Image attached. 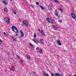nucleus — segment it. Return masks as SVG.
Here are the masks:
<instances>
[{"label":"nucleus","mask_w":76,"mask_h":76,"mask_svg":"<svg viewBox=\"0 0 76 76\" xmlns=\"http://www.w3.org/2000/svg\"><path fill=\"white\" fill-rule=\"evenodd\" d=\"M46 20L49 23H54V20L53 19H51L49 18H46Z\"/></svg>","instance_id":"obj_1"},{"label":"nucleus","mask_w":76,"mask_h":76,"mask_svg":"<svg viewBox=\"0 0 76 76\" xmlns=\"http://www.w3.org/2000/svg\"><path fill=\"white\" fill-rule=\"evenodd\" d=\"M12 29L13 31H14L16 33H18L19 32L18 30L17 29V27L15 26H12Z\"/></svg>","instance_id":"obj_2"},{"label":"nucleus","mask_w":76,"mask_h":76,"mask_svg":"<svg viewBox=\"0 0 76 76\" xmlns=\"http://www.w3.org/2000/svg\"><path fill=\"white\" fill-rule=\"evenodd\" d=\"M4 20L6 21L7 23H10V20L9 18L7 17L5 18Z\"/></svg>","instance_id":"obj_3"},{"label":"nucleus","mask_w":76,"mask_h":76,"mask_svg":"<svg viewBox=\"0 0 76 76\" xmlns=\"http://www.w3.org/2000/svg\"><path fill=\"white\" fill-rule=\"evenodd\" d=\"M53 7H54V5L53 4L51 3L50 4L48 7L49 9V10H51V8H53Z\"/></svg>","instance_id":"obj_4"},{"label":"nucleus","mask_w":76,"mask_h":76,"mask_svg":"<svg viewBox=\"0 0 76 76\" xmlns=\"http://www.w3.org/2000/svg\"><path fill=\"white\" fill-rule=\"evenodd\" d=\"M23 25H26L27 26H28V23L25 20L23 21Z\"/></svg>","instance_id":"obj_5"},{"label":"nucleus","mask_w":76,"mask_h":76,"mask_svg":"<svg viewBox=\"0 0 76 76\" xmlns=\"http://www.w3.org/2000/svg\"><path fill=\"white\" fill-rule=\"evenodd\" d=\"M20 37H23L24 36V34H23V32L21 30H20Z\"/></svg>","instance_id":"obj_6"},{"label":"nucleus","mask_w":76,"mask_h":76,"mask_svg":"<svg viewBox=\"0 0 76 76\" xmlns=\"http://www.w3.org/2000/svg\"><path fill=\"white\" fill-rule=\"evenodd\" d=\"M72 17L73 18V19H75L76 18V15L73 13H71Z\"/></svg>","instance_id":"obj_7"},{"label":"nucleus","mask_w":76,"mask_h":76,"mask_svg":"<svg viewBox=\"0 0 76 76\" xmlns=\"http://www.w3.org/2000/svg\"><path fill=\"white\" fill-rule=\"evenodd\" d=\"M57 43L58 45L61 46V42H60V41L59 40H57Z\"/></svg>","instance_id":"obj_8"},{"label":"nucleus","mask_w":76,"mask_h":76,"mask_svg":"<svg viewBox=\"0 0 76 76\" xmlns=\"http://www.w3.org/2000/svg\"><path fill=\"white\" fill-rule=\"evenodd\" d=\"M55 74L56 76H63V75L60 73H56Z\"/></svg>","instance_id":"obj_9"},{"label":"nucleus","mask_w":76,"mask_h":76,"mask_svg":"<svg viewBox=\"0 0 76 76\" xmlns=\"http://www.w3.org/2000/svg\"><path fill=\"white\" fill-rule=\"evenodd\" d=\"M32 41L35 42V43H36V44H38V41L36 39H33Z\"/></svg>","instance_id":"obj_10"},{"label":"nucleus","mask_w":76,"mask_h":76,"mask_svg":"<svg viewBox=\"0 0 76 76\" xmlns=\"http://www.w3.org/2000/svg\"><path fill=\"white\" fill-rule=\"evenodd\" d=\"M41 33L42 34V35H45V34H44V31L43 30H41Z\"/></svg>","instance_id":"obj_11"},{"label":"nucleus","mask_w":76,"mask_h":76,"mask_svg":"<svg viewBox=\"0 0 76 76\" xmlns=\"http://www.w3.org/2000/svg\"><path fill=\"white\" fill-rule=\"evenodd\" d=\"M43 76H49L48 74H46L45 73H44L43 74Z\"/></svg>","instance_id":"obj_12"},{"label":"nucleus","mask_w":76,"mask_h":76,"mask_svg":"<svg viewBox=\"0 0 76 76\" xmlns=\"http://www.w3.org/2000/svg\"><path fill=\"white\" fill-rule=\"evenodd\" d=\"M53 28L54 29H55V30H57V27L55 26H54Z\"/></svg>","instance_id":"obj_13"},{"label":"nucleus","mask_w":76,"mask_h":76,"mask_svg":"<svg viewBox=\"0 0 76 76\" xmlns=\"http://www.w3.org/2000/svg\"><path fill=\"white\" fill-rule=\"evenodd\" d=\"M55 15L56 16H58V12H55Z\"/></svg>","instance_id":"obj_14"},{"label":"nucleus","mask_w":76,"mask_h":76,"mask_svg":"<svg viewBox=\"0 0 76 76\" xmlns=\"http://www.w3.org/2000/svg\"><path fill=\"white\" fill-rule=\"evenodd\" d=\"M26 58H27V59H28V60H29V59H30V56H29L27 55Z\"/></svg>","instance_id":"obj_15"},{"label":"nucleus","mask_w":76,"mask_h":76,"mask_svg":"<svg viewBox=\"0 0 76 76\" xmlns=\"http://www.w3.org/2000/svg\"><path fill=\"white\" fill-rule=\"evenodd\" d=\"M11 70H12V71H14L15 70V68L14 67H13L11 69Z\"/></svg>","instance_id":"obj_16"},{"label":"nucleus","mask_w":76,"mask_h":76,"mask_svg":"<svg viewBox=\"0 0 76 76\" xmlns=\"http://www.w3.org/2000/svg\"><path fill=\"white\" fill-rule=\"evenodd\" d=\"M42 9H43V10H45V9H44V7L41 6H39Z\"/></svg>","instance_id":"obj_17"},{"label":"nucleus","mask_w":76,"mask_h":76,"mask_svg":"<svg viewBox=\"0 0 76 76\" xmlns=\"http://www.w3.org/2000/svg\"><path fill=\"white\" fill-rule=\"evenodd\" d=\"M12 39L13 41H16V39L15 38L13 37H12Z\"/></svg>","instance_id":"obj_18"},{"label":"nucleus","mask_w":76,"mask_h":76,"mask_svg":"<svg viewBox=\"0 0 76 76\" xmlns=\"http://www.w3.org/2000/svg\"><path fill=\"white\" fill-rule=\"evenodd\" d=\"M54 2L56 3H58V2L57 0H54Z\"/></svg>","instance_id":"obj_19"},{"label":"nucleus","mask_w":76,"mask_h":76,"mask_svg":"<svg viewBox=\"0 0 76 76\" xmlns=\"http://www.w3.org/2000/svg\"><path fill=\"white\" fill-rule=\"evenodd\" d=\"M4 10L5 12H7V9H6V8H4Z\"/></svg>","instance_id":"obj_20"},{"label":"nucleus","mask_w":76,"mask_h":76,"mask_svg":"<svg viewBox=\"0 0 76 76\" xmlns=\"http://www.w3.org/2000/svg\"><path fill=\"white\" fill-rule=\"evenodd\" d=\"M30 45L31 46V47H32L33 48H34L35 47H34V45L31 44H30Z\"/></svg>","instance_id":"obj_21"},{"label":"nucleus","mask_w":76,"mask_h":76,"mask_svg":"<svg viewBox=\"0 0 76 76\" xmlns=\"http://www.w3.org/2000/svg\"><path fill=\"white\" fill-rule=\"evenodd\" d=\"M39 53H42V49H41L40 50H39Z\"/></svg>","instance_id":"obj_22"},{"label":"nucleus","mask_w":76,"mask_h":76,"mask_svg":"<svg viewBox=\"0 0 76 76\" xmlns=\"http://www.w3.org/2000/svg\"><path fill=\"white\" fill-rule=\"evenodd\" d=\"M3 3H4L5 4H6V5H7V3L5 1H3Z\"/></svg>","instance_id":"obj_23"},{"label":"nucleus","mask_w":76,"mask_h":76,"mask_svg":"<svg viewBox=\"0 0 76 76\" xmlns=\"http://www.w3.org/2000/svg\"><path fill=\"white\" fill-rule=\"evenodd\" d=\"M16 58H17L18 59H19L20 58L19 57V56H18V55H16Z\"/></svg>","instance_id":"obj_24"},{"label":"nucleus","mask_w":76,"mask_h":76,"mask_svg":"<svg viewBox=\"0 0 76 76\" xmlns=\"http://www.w3.org/2000/svg\"><path fill=\"white\" fill-rule=\"evenodd\" d=\"M58 21L59 23H61V22H62V20H58Z\"/></svg>","instance_id":"obj_25"},{"label":"nucleus","mask_w":76,"mask_h":76,"mask_svg":"<svg viewBox=\"0 0 76 76\" xmlns=\"http://www.w3.org/2000/svg\"><path fill=\"white\" fill-rule=\"evenodd\" d=\"M3 34H4V36H7V34H6V33H5V32H4Z\"/></svg>","instance_id":"obj_26"},{"label":"nucleus","mask_w":76,"mask_h":76,"mask_svg":"<svg viewBox=\"0 0 76 76\" xmlns=\"http://www.w3.org/2000/svg\"><path fill=\"white\" fill-rule=\"evenodd\" d=\"M59 10H60V11H61V12H62L63 11V9H61V8H60V9H59Z\"/></svg>","instance_id":"obj_27"},{"label":"nucleus","mask_w":76,"mask_h":76,"mask_svg":"<svg viewBox=\"0 0 76 76\" xmlns=\"http://www.w3.org/2000/svg\"><path fill=\"white\" fill-rule=\"evenodd\" d=\"M51 76H55V75H54L53 73H52L51 74Z\"/></svg>","instance_id":"obj_28"},{"label":"nucleus","mask_w":76,"mask_h":76,"mask_svg":"<svg viewBox=\"0 0 76 76\" xmlns=\"http://www.w3.org/2000/svg\"><path fill=\"white\" fill-rule=\"evenodd\" d=\"M40 41L41 42H43V41H44V40H43L42 39H40Z\"/></svg>","instance_id":"obj_29"},{"label":"nucleus","mask_w":76,"mask_h":76,"mask_svg":"<svg viewBox=\"0 0 76 76\" xmlns=\"http://www.w3.org/2000/svg\"><path fill=\"white\" fill-rule=\"evenodd\" d=\"M14 14L16 15V11H15L13 12Z\"/></svg>","instance_id":"obj_30"},{"label":"nucleus","mask_w":76,"mask_h":76,"mask_svg":"<svg viewBox=\"0 0 76 76\" xmlns=\"http://www.w3.org/2000/svg\"><path fill=\"white\" fill-rule=\"evenodd\" d=\"M34 38H36V37H37V36H36V33H34Z\"/></svg>","instance_id":"obj_31"},{"label":"nucleus","mask_w":76,"mask_h":76,"mask_svg":"<svg viewBox=\"0 0 76 76\" xmlns=\"http://www.w3.org/2000/svg\"><path fill=\"white\" fill-rule=\"evenodd\" d=\"M30 6L31 7H32L33 8H34V5H30Z\"/></svg>","instance_id":"obj_32"},{"label":"nucleus","mask_w":76,"mask_h":76,"mask_svg":"<svg viewBox=\"0 0 76 76\" xmlns=\"http://www.w3.org/2000/svg\"><path fill=\"white\" fill-rule=\"evenodd\" d=\"M1 43H2V42L1 41V40L0 39V44H1Z\"/></svg>","instance_id":"obj_33"},{"label":"nucleus","mask_w":76,"mask_h":76,"mask_svg":"<svg viewBox=\"0 0 76 76\" xmlns=\"http://www.w3.org/2000/svg\"><path fill=\"white\" fill-rule=\"evenodd\" d=\"M36 4L37 5H39V3L38 2H36Z\"/></svg>","instance_id":"obj_34"},{"label":"nucleus","mask_w":76,"mask_h":76,"mask_svg":"<svg viewBox=\"0 0 76 76\" xmlns=\"http://www.w3.org/2000/svg\"><path fill=\"white\" fill-rule=\"evenodd\" d=\"M38 31H39V32H41V30H40V29H39V28H38Z\"/></svg>","instance_id":"obj_35"},{"label":"nucleus","mask_w":76,"mask_h":76,"mask_svg":"<svg viewBox=\"0 0 76 76\" xmlns=\"http://www.w3.org/2000/svg\"><path fill=\"white\" fill-rule=\"evenodd\" d=\"M33 73L34 75H35V74H36V73L35 72H33Z\"/></svg>","instance_id":"obj_36"},{"label":"nucleus","mask_w":76,"mask_h":76,"mask_svg":"<svg viewBox=\"0 0 76 76\" xmlns=\"http://www.w3.org/2000/svg\"><path fill=\"white\" fill-rule=\"evenodd\" d=\"M15 36H16V37L18 36V33H16V34Z\"/></svg>","instance_id":"obj_37"},{"label":"nucleus","mask_w":76,"mask_h":76,"mask_svg":"<svg viewBox=\"0 0 76 76\" xmlns=\"http://www.w3.org/2000/svg\"><path fill=\"white\" fill-rule=\"evenodd\" d=\"M21 62L22 63H23V60H21Z\"/></svg>","instance_id":"obj_38"},{"label":"nucleus","mask_w":76,"mask_h":76,"mask_svg":"<svg viewBox=\"0 0 76 76\" xmlns=\"http://www.w3.org/2000/svg\"><path fill=\"white\" fill-rule=\"evenodd\" d=\"M42 44H44V42H42Z\"/></svg>","instance_id":"obj_39"},{"label":"nucleus","mask_w":76,"mask_h":76,"mask_svg":"<svg viewBox=\"0 0 76 76\" xmlns=\"http://www.w3.org/2000/svg\"><path fill=\"white\" fill-rule=\"evenodd\" d=\"M36 50H38V48H36Z\"/></svg>","instance_id":"obj_40"},{"label":"nucleus","mask_w":76,"mask_h":76,"mask_svg":"<svg viewBox=\"0 0 76 76\" xmlns=\"http://www.w3.org/2000/svg\"><path fill=\"white\" fill-rule=\"evenodd\" d=\"M69 76H72V75H70V74H69Z\"/></svg>","instance_id":"obj_41"},{"label":"nucleus","mask_w":76,"mask_h":76,"mask_svg":"<svg viewBox=\"0 0 76 76\" xmlns=\"http://www.w3.org/2000/svg\"><path fill=\"white\" fill-rule=\"evenodd\" d=\"M60 18V16H58V18Z\"/></svg>","instance_id":"obj_42"},{"label":"nucleus","mask_w":76,"mask_h":76,"mask_svg":"<svg viewBox=\"0 0 76 76\" xmlns=\"http://www.w3.org/2000/svg\"><path fill=\"white\" fill-rule=\"evenodd\" d=\"M74 76H76V75H74Z\"/></svg>","instance_id":"obj_43"},{"label":"nucleus","mask_w":76,"mask_h":76,"mask_svg":"<svg viewBox=\"0 0 76 76\" xmlns=\"http://www.w3.org/2000/svg\"><path fill=\"white\" fill-rule=\"evenodd\" d=\"M10 1H12V0H9Z\"/></svg>","instance_id":"obj_44"},{"label":"nucleus","mask_w":76,"mask_h":76,"mask_svg":"<svg viewBox=\"0 0 76 76\" xmlns=\"http://www.w3.org/2000/svg\"><path fill=\"white\" fill-rule=\"evenodd\" d=\"M13 4V3H12V4Z\"/></svg>","instance_id":"obj_45"},{"label":"nucleus","mask_w":76,"mask_h":76,"mask_svg":"<svg viewBox=\"0 0 76 76\" xmlns=\"http://www.w3.org/2000/svg\"><path fill=\"white\" fill-rule=\"evenodd\" d=\"M75 1H76V0H75Z\"/></svg>","instance_id":"obj_46"},{"label":"nucleus","mask_w":76,"mask_h":76,"mask_svg":"<svg viewBox=\"0 0 76 76\" xmlns=\"http://www.w3.org/2000/svg\"><path fill=\"white\" fill-rule=\"evenodd\" d=\"M10 59H12V58H11Z\"/></svg>","instance_id":"obj_47"}]
</instances>
